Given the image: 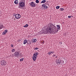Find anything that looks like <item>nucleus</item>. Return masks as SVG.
<instances>
[{
    "mask_svg": "<svg viewBox=\"0 0 76 76\" xmlns=\"http://www.w3.org/2000/svg\"><path fill=\"white\" fill-rule=\"evenodd\" d=\"M57 28L58 29V30H60V26L59 25H57L56 26Z\"/></svg>",
    "mask_w": 76,
    "mask_h": 76,
    "instance_id": "11",
    "label": "nucleus"
},
{
    "mask_svg": "<svg viewBox=\"0 0 76 76\" xmlns=\"http://www.w3.org/2000/svg\"><path fill=\"white\" fill-rule=\"evenodd\" d=\"M19 6L18 7L19 8H20V7H23L25 6V3L23 2H20L19 3Z\"/></svg>",
    "mask_w": 76,
    "mask_h": 76,
    "instance_id": "2",
    "label": "nucleus"
},
{
    "mask_svg": "<svg viewBox=\"0 0 76 76\" xmlns=\"http://www.w3.org/2000/svg\"><path fill=\"white\" fill-rule=\"evenodd\" d=\"M3 35H5L6 34V33H5L4 32L3 33Z\"/></svg>",
    "mask_w": 76,
    "mask_h": 76,
    "instance_id": "26",
    "label": "nucleus"
},
{
    "mask_svg": "<svg viewBox=\"0 0 76 76\" xmlns=\"http://www.w3.org/2000/svg\"><path fill=\"white\" fill-rule=\"evenodd\" d=\"M34 56H36V57H37V56L38 55V53H35L34 54Z\"/></svg>",
    "mask_w": 76,
    "mask_h": 76,
    "instance_id": "10",
    "label": "nucleus"
},
{
    "mask_svg": "<svg viewBox=\"0 0 76 76\" xmlns=\"http://www.w3.org/2000/svg\"><path fill=\"white\" fill-rule=\"evenodd\" d=\"M45 4H42V7H43L44 9H48V7L46 6Z\"/></svg>",
    "mask_w": 76,
    "mask_h": 76,
    "instance_id": "7",
    "label": "nucleus"
},
{
    "mask_svg": "<svg viewBox=\"0 0 76 76\" xmlns=\"http://www.w3.org/2000/svg\"><path fill=\"white\" fill-rule=\"evenodd\" d=\"M13 15L14 16H15V14H13Z\"/></svg>",
    "mask_w": 76,
    "mask_h": 76,
    "instance_id": "35",
    "label": "nucleus"
},
{
    "mask_svg": "<svg viewBox=\"0 0 76 76\" xmlns=\"http://www.w3.org/2000/svg\"><path fill=\"white\" fill-rule=\"evenodd\" d=\"M15 51V49H12V52H13Z\"/></svg>",
    "mask_w": 76,
    "mask_h": 76,
    "instance_id": "24",
    "label": "nucleus"
},
{
    "mask_svg": "<svg viewBox=\"0 0 76 76\" xmlns=\"http://www.w3.org/2000/svg\"><path fill=\"white\" fill-rule=\"evenodd\" d=\"M8 31H7V30H6L4 32L7 33Z\"/></svg>",
    "mask_w": 76,
    "mask_h": 76,
    "instance_id": "22",
    "label": "nucleus"
},
{
    "mask_svg": "<svg viewBox=\"0 0 76 76\" xmlns=\"http://www.w3.org/2000/svg\"><path fill=\"white\" fill-rule=\"evenodd\" d=\"M30 6H31V7H34L36 6V4H35L34 3V2H31L30 3Z\"/></svg>",
    "mask_w": 76,
    "mask_h": 76,
    "instance_id": "6",
    "label": "nucleus"
},
{
    "mask_svg": "<svg viewBox=\"0 0 76 76\" xmlns=\"http://www.w3.org/2000/svg\"><path fill=\"white\" fill-rule=\"evenodd\" d=\"M4 32L5 33V34H6V33H7V32H4Z\"/></svg>",
    "mask_w": 76,
    "mask_h": 76,
    "instance_id": "34",
    "label": "nucleus"
},
{
    "mask_svg": "<svg viewBox=\"0 0 76 76\" xmlns=\"http://www.w3.org/2000/svg\"><path fill=\"white\" fill-rule=\"evenodd\" d=\"M52 54H53V53H54V51H53V52H50Z\"/></svg>",
    "mask_w": 76,
    "mask_h": 76,
    "instance_id": "28",
    "label": "nucleus"
},
{
    "mask_svg": "<svg viewBox=\"0 0 76 76\" xmlns=\"http://www.w3.org/2000/svg\"><path fill=\"white\" fill-rule=\"evenodd\" d=\"M38 48H36L35 49H34V50H38Z\"/></svg>",
    "mask_w": 76,
    "mask_h": 76,
    "instance_id": "25",
    "label": "nucleus"
},
{
    "mask_svg": "<svg viewBox=\"0 0 76 76\" xmlns=\"http://www.w3.org/2000/svg\"><path fill=\"white\" fill-rule=\"evenodd\" d=\"M27 42H28V41H27V40L25 39V40H24L23 44H26V43H27Z\"/></svg>",
    "mask_w": 76,
    "mask_h": 76,
    "instance_id": "13",
    "label": "nucleus"
},
{
    "mask_svg": "<svg viewBox=\"0 0 76 76\" xmlns=\"http://www.w3.org/2000/svg\"><path fill=\"white\" fill-rule=\"evenodd\" d=\"M28 24H26V25H25V26H23V27L24 28H26V27H28Z\"/></svg>",
    "mask_w": 76,
    "mask_h": 76,
    "instance_id": "15",
    "label": "nucleus"
},
{
    "mask_svg": "<svg viewBox=\"0 0 76 76\" xmlns=\"http://www.w3.org/2000/svg\"><path fill=\"white\" fill-rule=\"evenodd\" d=\"M64 10V9L62 8H61L60 9V10H61V11H63V10Z\"/></svg>",
    "mask_w": 76,
    "mask_h": 76,
    "instance_id": "18",
    "label": "nucleus"
},
{
    "mask_svg": "<svg viewBox=\"0 0 76 76\" xmlns=\"http://www.w3.org/2000/svg\"><path fill=\"white\" fill-rule=\"evenodd\" d=\"M48 6H49V5H48Z\"/></svg>",
    "mask_w": 76,
    "mask_h": 76,
    "instance_id": "40",
    "label": "nucleus"
},
{
    "mask_svg": "<svg viewBox=\"0 0 76 76\" xmlns=\"http://www.w3.org/2000/svg\"><path fill=\"white\" fill-rule=\"evenodd\" d=\"M36 41H37V39H33V42H36Z\"/></svg>",
    "mask_w": 76,
    "mask_h": 76,
    "instance_id": "16",
    "label": "nucleus"
},
{
    "mask_svg": "<svg viewBox=\"0 0 76 76\" xmlns=\"http://www.w3.org/2000/svg\"><path fill=\"white\" fill-rule=\"evenodd\" d=\"M57 57H58L57 56H56V58H57Z\"/></svg>",
    "mask_w": 76,
    "mask_h": 76,
    "instance_id": "36",
    "label": "nucleus"
},
{
    "mask_svg": "<svg viewBox=\"0 0 76 76\" xmlns=\"http://www.w3.org/2000/svg\"><path fill=\"white\" fill-rule=\"evenodd\" d=\"M23 59H24V58H21L20 59V61H23Z\"/></svg>",
    "mask_w": 76,
    "mask_h": 76,
    "instance_id": "20",
    "label": "nucleus"
},
{
    "mask_svg": "<svg viewBox=\"0 0 76 76\" xmlns=\"http://www.w3.org/2000/svg\"><path fill=\"white\" fill-rule=\"evenodd\" d=\"M56 63L57 64H58V63H59L60 64H60V63H61V60L59 59H57L56 60Z\"/></svg>",
    "mask_w": 76,
    "mask_h": 76,
    "instance_id": "8",
    "label": "nucleus"
},
{
    "mask_svg": "<svg viewBox=\"0 0 76 76\" xmlns=\"http://www.w3.org/2000/svg\"><path fill=\"white\" fill-rule=\"evenodd\" d=\"M32 58L33 61H35V60H36V59H37V57L34 56H33L32 57Z\"/></svg>",
    "mask_w": 76,
    "mask_h": 76,
    "instance_id": "9",
    "label": "nucleus"
},
{
    "mask_svg": "<svg viewBox=\"0 0 76 76\" xmlns=\"http://www.w3.org/2000/svg\"><path fill=\"white\" fill-rule=\"evenodd\" d=\"M14 54L15 57H18L19 56V52L16 51Z\"/></svg>",
    "mask_w": 76,
    "mask_h": 76,
    "instance_id": "3",
    "label": "nucleus"
},
{
    "mask_svg": "<svg viewBox=\"0 0 76 76\" xmlns=\"http://www.w3.org/2000/svg\"><path fill=\"white\" fill-rule=\"evenodd\" d=\"M42 44H44V41H42Z\"/></svg>",
    "mask_w": 76,
    "mask_h": 76,
    "instance_id": "29",
    "label": "nucleus"
},
{
    "mask_svg": "<svg viewBox=\"0 0 76 76\" xmlns=\"http://www.w3.org/2000/svg\"><path fill=\"white\" fill-rule=\"evenodd\" d=\"M53 57H55V56H56V55H53Z\"/></svg>",
    "mask_w": 76,
    "mask_h": 76,
    "instance_id": "33",
    "label": "nucleus"
},
{
    "mask_svg": "<svg viewBox=\"0 0 76 76\" xmlns=\"http://www.w3.org/2000/svg\"><path fill=\"white\" fill-rule=\"evenodd\" d=\"M27 44H31V42H30V43H28L27 42Z\"/></svg>",
    "mask_w": 76,
    "mask_h": 76,
    "instance_id": "23",
    "label": "nucleus"
},
{
    "mask_svg": "<svg viewBox=\"0 0 76 76\" xmlns=\"http://www.w3.org/2000/svg\"><path fill=\"white\" fill-rule=\"evenodd\" d=\"M13 46H14L13 45H12V44L11 45V47H13Z\"/></svg>",
    "mask_w": 76,
    "mask_h": 76,
    "instance_id": "27",
    "label": "nucleus"
},
{
    "mask_svg": "<svg viewBox=\"0 0 76 76\" xmlns=\"http://www.w3.org/2000/svg\"><path fill=\"white\" fill-rule=\"evenodd\" d=\"M6 64H7L6 61L4 60L2 61L1 62V64L2 66H5V65H6Z\"/></svg>",
    "mask_w": 76,
    "mask_h": 76,
    "instance_id": "4",
    "label": "nucleus"
},
{
    "mask_svg": "<svg viewBox=\"0 0 76 76\" xmlns=\"http://www.w3.org/2000/svg\"><path fill=\"white\" fill-rule=\"evenodd\" d=\"M51 52H49V53H48V55H50V54H51Z\"/></svg>",
    "mask_w": 76,
    "mask_h": 76,
    "instance_id": "30",
    "label": "nucleus"
},
{
    "mask_svg": "<svg viewBox=\"0 0 76 76\" xmlns=\"http://www.w3.org/2000/svg\"><path fill=\"white\" fill-rule=\"evenodd\" d=\"M2 28H3V25H1V26H0V29H2Z\"/></svg>",
    "mask_w": 76,
    "mask_h": 76,
    "instance_id": "17",
    "label": "nucleus"
},
{
    "mask_svg": "<svg viewBox=\"0 0 76 76\" xmlns=\"http://www.w3.org/2000/svg\"><path fill=\"white\" fill-rule=\"evenodd\" d=\"M58 31V30L57 29L56 27L54 26L53 23H50L48 25V29L45 30L44 32L45 34H56Z\"/></svg>",
    "mask_w": 76,
    "mask_h": 76,
    "instance_id": "1",
    "label": "nucleus"
},
{
    "mask_svg": "<svg viewBox=\"0 0 76 76\" xmlns=\"http://www.w3.org/2000/svg\"><path fill=\"white\" fill-rule=\"evenodd\" d=\"M14 3L16 4H17L18 3V0H16L14 1Z\"/></svg>",
    "mask_w": 76,
    "mask_h": 76,
    "instance_id": "12",
    "label": "nucleus"
},
{
    "mask_svg": "<svg viewBox=\"0 0 76 76\" xmlns=\"http://www.w3.org/2000/svg\"><path fill=\"white\" fill-rule=\"evenodd\" d=\"M61 44H62V43H61Z\"/></svg>",
    "mask_w": 76,
    "mask_h": 76,
    "instance_id": "38",
    "label": "nucleus"
},
{
    "mask_svg": "<svg viewBox=\"0 0 76 76\" xmlns=\"http://www.w3.org/2000/svg\"><path fill=\"white\" fill-rule=\"evenodd\" d=\"M22 9H23V8H22Z\"/></svg>",
    "mask_w": 76,
    "mask_h": 76,
    "instance_id": "37",
    "label": "nucleus"
},
{
    "mask_svg": "<svg viewBox=\"0 0 76 76\" xmlns=\"http://www.w3.org/2000/svg\"><path fill=\"white\" fill-rule=\"evenodd\" d=\"M36 3H39V1L38 0H36Z\"/></svg>",
    "mask_w": 76,
    "mask_h": 76,
    "instance_id": "21",
    "label": "nucleus"
},
{
    "mask_svg": "<svg viewBox=\"0 0 76 76\" xmlns=\"http://www.w3.org/2000/svg\"><path fill=\"white\" fill-rule=\"evenodd\" d=\"M12 57H14V54H12Z\"/></svg>",
    "mask_w": 76,
    "mask_h": 76,
    "instance_id": "32",
    "label": "nucleus"
},
{
    "mask_svg": "<svg viewBox=\"0 0 76 76\" xmlns=\"http://www.w3.org/2000/svg\"><path fill=\"white\" fill-rule=\"evenodd\" d=\"M46 2V1L45 0H43L41 1V3H45Z\"/></svg>",
    "mask_w": 76,
    "mask_h": 76,
    "instance_id": "14",
    "label": "nucleus"
},
{
    "mask_svg": "<svg viewBox=\"0 0 76 76\" xmlns=\"http://www.w3.org/2000/svg\"><path fill=\"white\" fill-rule=\"evenodd\" d=\"M56 8L57 9H59V8H60V6H57L56 7Z\"/></svg>",
    "mask_w": 76,
    "mask_h": 76,
    "instance_id": "19",
    "label": "nucleus"
},
{
    "mask_svg": "<svg viewBox=\"0 0 76 76\" xmlns=\"http://www.w3.org/2000/svg\"><path fill=\"white\" fill-rule=\"evenodd\" d=\"M68 18H71V16H68Z\"/></svg>",
    "mask_w": 76,
    "mask_h": 76,
    "instance_id": "31",
    "label": "nucleus"
},
{
    "mask_svg": "<svg viewBox=\"0 0 76 76\" xmlns=\"http://www.w3.org/2000/svg\"><path fill=\"white\" fill-rule=\"evenodd\" d=\"M73 17V16H72V17Z\"/></svg>",
    "mask_w": 76,
    "mask_h": 76,
    "instance_id": "39",
    "label": "nucleus"
},
{
    "mask_svg": "<svg viewBox=\"0 0 76 76\" xmlns=\"http://www.w3.org/2000/svg\"><path fill=\"white\" fill-rule=\"evenodd\" d=\"M15 18L17 19H20V14H17L15 15Z\"/></svg>",
    "mask_w": 76,
    "mask_h": 76,
    "instance_id": "5",
    "label": "nucleus"
}]
</instances>
